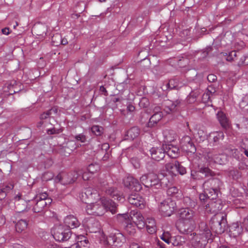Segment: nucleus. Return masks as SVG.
I'll return each instance as SVG.
<instances>
[{
	"label": "nucleus",
	"mask_w": 248,
	"mask_h": 248,
	"mask_svg": "<svg viewBox=\"0 0 248 248\" xmlns=\"http://www.w3.org/2000/svg\"><path fill=\"white\" fill-rule=\"evenodd\" d=\"M53 177L52 173L49 172H45L43 175V179L45 181H48L51 180Z\"/></svg>",
	"instance_id": "obj_61"
},
{
	"label": "nucleus",
	"mask_w": 248,
	"mask_h": 248,
	"mask_svg": "<svg viewBox=\"0 0 248 248\" xmlns=\"http://www.w3.org/2000/svg\"><path fill=\"white\" fill-rule=\"evenodd\" d=\"M164 141L171 142L175 140L177 138V135L174 130L166 129L163 132Z\"/></svg>",
	"instance_id": "obj_30"
},
{
	"label": "nucleus",
	"mask_w": 248,
	"mask_h": 248,
	"mask_svg": "<svg viewBox=\"0 0 248 248\" xmlns=\"http://www.w3.org/2000/svg\"><path fill=\"white\" fill-rule=\"evenodd\" d=\"M179 189L176 186H171L169 187L167 191V193L168 196H174L175 194L178 193Z\"/></svg>",
	"instance_id": "obj_49"
},
{
	"label": "nucleus",
	"mask_w": 248,
	"mask_h": 248,
	"mask_svg": "<svg viewBox=\"0 0 248 248\" xmlns=\"http://www.w3.org/2000/svg\"><path fill=\"white\" fill-rule=\"evenodd\" d=\"M198 95V93H191L187 97V102L190 104L194 103L196 100Z\"/></svg>",
	"instance_id": "obj_48"
},
{
	"label": "nucleus",
	"mask_w": 248,
	"mask_h": 248,
	"mask_svg": "<svg viewBox=\"0 0 248 248\" xmlns=\"http://www.w3.org/2000/svg\"><path fill=\"white\" fill-rule=\"evenodd\" d=\"M218 190V189L214 190L213 189H211V190L204 189V192L209 195L211 199H215L217 196Z\"/></svg>",
	"instance_id": "obj_47"
},
{
	"label": "nucleus",
	"mask_w": 248,
	"mask_h": 248,
	"mask_svg": "<svg viewBox=\"0 0 248 248\" xmlns=\"http://www.w3.org/2000/svg\"><path fill=\"white\" fill-rule=\"evenodd\" d=\"M175 87L176 85L174 84V80H170L168 82L164 83L161 88L163 91H167L173 89Z\"/></svg>",
	"instance_id": "obj_42"
},
{
	"label": "nucleus",
	"mask_w": 248,
	"mask_h": 248,
	"mask_svg": "<svg viewBox=\"0 0 248 248\" xmlns=\"http://www.w3.org/2000/svg\"><path fill=\"white\" fill-rule=\"evenodd\" d=\"M237 53L238 52L235 51H232L229 52L228 55H227L226 60L229 62L236 61L238 56Z\"/></svg>",
	"instance_id": "obj_44"
},
{
	"label": "nucleus",
	"mask_w": 248,
	"mask_h": 248,
	"mask_svg": "<svg viewBox=\"0 0 248 248\" xmlns=\"http://www.w3.org/2000/svg\"><path fill=\"white\" fill-rule=\"evenodd\" d=\"M47 26L43 24H35L32 28V31L36 35L44 37L46 35Z\"/></svg>",
	"instance_id": "obj_25"
},
{
	"label": "nucleus",
	"mask_w": 248,
	"mask_h": 248,
	"mask_svg": "<svg viewBox=\"0 0 248 248\" xmlns=\"http://www.w3.org/2000/svg\"><path fill=\"white\" fill-rule=\"evenodd\" d=\"M217 116L219 123L223 128L227 129L230 127V124L229 120L225 113L222 111H219L217 113Z\"/></svg>",
	"instance_id": "obj_28"
},
{
	"label": "nucleus",
	"mask_w": 248,
	"mask_h": 248,
	"mask_svg": "<svg viewBox=\"0 0 248 248\" xmlns=\"http://www.w3.org/2000/svg\"><path fill=\"white\" fill-rule=\"evenodd\" d=\"M130 217L135 225L139 229H142L145 225L144 218L140 212L133 211L131 212Z\"/></svg>",
	"instance_id": "obj_17"
},
{
	"label": "nucleus",
	"mask_w": 248,
	"mask_h": 248,
	"mask_svg": "<svg viewBox=\"0 0 248 248\" xmlns=\"http://www.w3.org/2000/svg\"><path fill=\"white\" fill-rule=\"evenodd\" d=\"M32 202L35 203L32 208L33 211L35 213L42 212L47 204V202L43 200H38V199H35Z\"/></svg>",
	"instance_id": "obj_27"
},
{
	"label": "nucleus",
	"mask_w": 248,
	"mask_h": 248,
	"mask_svg": "<svg viewBox=\"0 0 248 248\" xmlns=\"http://www.w3.org/2000/svg\"><path fill=\"white\" fill-rule=\"evenodd\" d=\"M221 155H216L212 157V159L216 163L221 164L224 163V161L222 160V158L221 157Z\"/></svg>",
	"instance_id": "obj_62"
},
{
	"label": "nucleus",
	"mask_w": 248,
	"mask_h": 248,
	"mask_svg": "<svg viewBox=\"0 0 248 248\" xmlns=\"http://www.w3.org/2000/svg\"><path fill=\"white\" fill-rule=\"evenodd\" d=\"M85 196L87 199L90 200H97L99 199V195L96 190L92 187H87L82 192V196L83 197Z\"/></svg>",
	"instance_id": "obj_24"
},
{
	"label": "nucleus",
	"mask_w": 248,
	"mask_h": 248,
	"mask_svg": "<svg viewBox=\"0 0 248 248\" xmlns=\"http://www.w3.org/2000/svg\"><path fill=\"white\" fill-rule=\"evenodd\" d=\"M131 163L135 169H139L140 167V160L137 157H132L130 160Z\"/></svg>",
	"instance_id": "obj_55"
},
{
	"label": "nucleus",
	"mask_w": 248,
	"mask_h": 248,
	"mask_svg": "<svg viewBox=\"0 0 248 248\" xmlns=\"http://www.w3.org/2000/svg\"><path fill=\"white\" fill-rule=\"evenodd\" d=\"M167 179L164 177L163 179H159L158 176L155 173H149V187L153 186H161L165 182Z\"/></svg>",
	"instance_id": "obj_20"
},
{
	"label": "nucleus",
	"mask_w": 248,
	"mask_h": 248,
	"mask_svg": "<svg viewBox=\"0 0 248 248\" xmlns=\"http://www.w3.org/2000/svg\"><path fill=\"white\" fill-rule=\"evenodd\" d=\"M194 222L179 221L177 223V228L181 233L186 234L188 236L193 230V223Z\"/></svg>",
	"instance_id": "obj_13"
},
{
	"label": "nucleus",
	"mask_w": 248,
	"mask_h": 248,
	"mask_svg": "<svg viewBox=\"0 0 248 248\" xmlns=\"http://www.w3.org/2000/svg\"><path fill=\"white\" fill-rule=\"evenodd\" d=\"M47 194L45 192V193H41V194H40L39 195H37L36 197V199H38V200H43V201H47L49 203H50V199H48L47 198Z\"/></svg>",
	"instance_id": "obj_54"
},
{
	"label": "nucleus",
	"mask_w": 248,
	"mask_h": 248,
	"mask_svg": "<svg viewBox=\"0 0 248 248\" xmlns=\"http://www.w3.org/2000/svg\"><path fill=\"white\" fill-rule=\"evenodd\" d=\"M210 224L211 229L216 233H223L227 228L226 215L223 213L215 215L212 217Z\"/></svg>",
	"instance_id": "obj_3"
},
{
	"label": "nucleus",
	"mask_w": 248,
	"mask_h": 248,
	"mask_svg": "<svg viewBox=\"0 0 248 248\" xmlns=\"http://www.w3.org/2000/svg\"><path fill=\"white\" fill-rule=\"evenodd\" d=\"M62 36L60 33H56L54 34L51 39V43L53 46H59L61 45L62 42L61 39Z\"/></svg>",
	"instance_id": "obj_39"
},
{
	"label": "nucleus",
	"mask_w": 248,
	"mask_h": 248,
	"mask_svg": "<svg viewBox=\"0 0 248 248\" xmlns=\"http://www.w3.org/2000/svg\"><path fill=\"white\" fill-rule=\"evenodd\" d=\"M85 226L88 229L89 232L91 233L98 232L100 226L99 222L93 217L86 219Z\"/></svg>",
	"instance_id": "obj_16"
},
{
	"label": "nucleus",
	"mask_w": 248,
	"mask_h": 248,
	"mask_svg": "<svg viewBox=\"0 0 248 248\" xmlns=\"http://www.w3.org/2000/svg\"><path fill=\"white\" fill-rule=\"evenodd\" d=\"M152 158L155 161H159L165 157V147L162 146L159 147H152L150 150Z\"/></svg>",
	"instance_id": "obj_15"
},
{
	"label": "nucleus",
	"mask_w": 248,
	"mask_h": 248,
	"mask_svg": "<svg viewBox=\"0 0 248 248\" xmlns=\"http://www.w3.org/2000/svg\"><path fill=\"white\" fill-rule=\"evenodd\" d=\"M182 143L184 149L186 152L195 153L196 151V147L189 136H185L182 140Z\"/></svg>",
	"instance_id": "obj_18"
},
{
	"label": "nucleus",
	"mask_w": 248,
	"mask_h": 248,
	"mask_svg": "<svg viewBox=\"0 0 248 248\" xmlns=\"http://www.w3.org/2000/svg\"><path fill=\"white\" fill-rule=\"evenodd\" d=\"M163 147H165V153L171 158H175L179 156L180 151L177 146L171 144H163Z\"/></svg>",
	"instance_id": "obj_21"
},
{
	"label": "nucleus",
	"mask_w": 248,
	"mask_h": 248,
	"mask_svg": "<svg viewBox=\"0 0 248 248\" xmlns=\"http://www.w3.org/2000/svg\"><path fill=\"white\" fill-rule=\"evenodd\" d=\"M79 174L76 171L69 173H59L55 178L56 182H60L62 184L66 185L74 183L78 177Z\"/></svg>",
	"instance_id": "obj_7"
},
{
	"label": "nucleus",
	"mask_w": 248,
	"mask_h": 248,
	"mask_svg": "<svg viewBox=\"0 0 248 248\" xmlns=\"http://www.w3.org/2000/svg\"><path fill=\"white\" fill-rule=\"evenodd\" d=\"M123 183L125 187L135 191H139L142 189L141 184L138 180L133 177L129 176L125 178Z\"/></svg>",
	"instance_id": "obj_12"
},
{
	"label": "nucleus",
	"mask_w": 248,
	"mask_h": 248,
	"mask_svg": "<svg viewBox=\"0 0 248 248\" xmlns=\"http://www.w3.org/2000/svg\"><path fill=\"white\" fill-rule=\"evenodd\" d=\"M216 134V135H215L213 138V141L215 145H217L220 140H222L224 138V135L222 132H217Z\"/></svg>",
	"instance_id": "obj_43"
},
{
	"label": "nucleus",
	"mask_w": 248,
	"mask_h": 248,
	"mask_svg": "<svg viewBox=\"0 0 248 248\" xmlns=\"http://www.w3.org/2000/svg\"><path fill=\"white\" fill-rule=\"evenodd\" d=\"M166 104V106L165 108H164V110L166 113L169 114L176 110L177 108H176L175 105L172 103V101L170 100H167Z\"/></svg>",
	"instance_id": "obj_38"
},
{
	"label": "nucleus",
	"mask_w": 248,
	"mask_h": 248,
	"mask_svg": "<svg viewBox=\"0 0 248 248\" xmlns=\"http://www.w3.org/2000/svg\"><path fill=\"white\" fill-rule=\"evenodd\" d=\"M76 148L75 143L73 141H69L66 143L65 146H61L59 152L62 155L67 156Z\"/></svg>",
	"instance_id": "obj_22"
},
{
	"label": "nucleus",
	"mask_w": 248,
	"mask_h": 248,
	"mask_svg": "<svg viewBox=\"0 0 248 248\" xmlns=\"http://www.w3.org/2000/svg\"><path fill=\"white\" fill-rule=\"evenodd\" d=\"M149 173L144 174L140 178V182L146 187H149Z\"/></svg>",
	"instance_id": "obj_50"
},
{
	"label": "nucleus",
	"mask_w": 248,
	"mask_h": 248,
	"mask_svg": "<svg viewBox=\"0 0 248 248\" xmlns=\"http://www.w3.org/2000/svg\"><path fill=\"white\" fill-rule=\"evenodd\" d=\"M147 231L151 234L155 233L156 231L155 220L153 218L147 219L145 222Z\"/></svg>",
	"instance_id": "obj_33"
},
{
	"label": "nucleus",
	"mask_w": 248,
	"mask_h": 248,
	"mask_svg": "<svg viewBox=\"0 0 248 248\" xmlns=\"http://www.w3.org/2000/svg\"><path fill=\"white\" fill-rule=\"evenodd\" d=\"M207 80L210 82H213L217 80V76L214 74H209L207 76Z\"/></svg>",
	"instance_id": "obj_64"
},
{
	"label": "nucleus",
	"mask_w": 248,
	"mask_h": 248,
	"mask_svg": "<svg viewBox=\"0 0 248 248\" xmlns=\"http://www.w3.org/2000/svg\"><path fill=\"white\" fill-rule=\"evenodd\" d=\"M222 202L220 199H211L208 203L205 205V210L207 213L210 214H219L223 208Z\"/></svg>",
	"instance_id": "obj_9"
},
{
	"label": "nucleus",
	"mask_w": 248,
	"mask_h": 248,
	"mask_svg": "<svg viewBox=\"0 0 248 248\" xmlns=\"http://www.w3.org/2000/svg\"><path fill=\"white\" fill-rule=\"evenodd\" d=\"M243 228L239 222H234L232 224L230 228V232L233 237L239 236L243 232Z\"/></svg>",
	"instance_id": "obj_29"
},
{
	"label": "nucleus",
	"mask_w": 248,
	"mask_h": 248,
	"mask_svg": "<svg viewBox=\"0 0 248 248\" xmlns=\"http://www.w3.org/2000/svg\"><path fill=\"white\" fill-rule=\"evenodd\" d=\"M176 161H175L174 163H167L165 165V168L166 170L172 175H176V171L177 167Z\"/></svg>",
	"instance_id": "obj_36"
},
{
	"label": "nucleus",
	"mask_w": 248,
	"mask_h": 248,
	"mask_svg": "<svg viewBox=\"0 0 248 248\" xmlns=\"http://www.w3.org/2000/svg\"><path fill=\"white\" fill-rule=\"evenodd\" d=\"M210 229L204 222H201L197 232H193L187 236L191 246L194 248H204L208 242L212 240Z\"/></svg>",
	"instance_id": "obj_1"
},
{
	"label": "nucleus",
	"mask_w": 248,
	"mask_h": 248,
	"mask_svg": "<svg viewBox=\"0 0 248 248\" xmlns=\"http://www.w3.org/2000/svg\"><path fill=\"white\" fill-rule=\"evenodd\" d=\"M162 113H154L150 118L149 122L147 124V127H153L155 126L157 123L162 119Z\"/></svg>",
	"instance_id": "obj_31"
},
{
	"label": "nucleus",
	"mask_w": 248,
	"mask_h": 248,
	"mask_svg": "<svg viewBox=\"0 0 248 248\" xmlns=\"http://www.w3.org/2000/svg\"><path fill=\"white\" fill-rule=\"evenodd\" d=\"M29 220L27 219H21L19 220L15 225L16 230L18 232H21L24 231L28 225Z\"/></svg>",
	"instance_id": "obj_32"
},
{
	"label": "nucleus",
	"mask_w": 248,
	"mask_h": 248,
	"mask_svg": "<svg viewBox=\"0 0 248 248\" xmlns=\"http://www.w3.org/2000/svg\"><path fill=\"white\" fill-rule=\"evenodd\" d=\"M176 164H177L176 171V174L178 173L181 175H184L186 173V169L183 167L179 161H176Z\"/></svg>",
	"instance_id": "obj_46"
},
{
	"label": "nucleus",
	"mask_w": 248,
	"mask_h": 248,
	"mask_svg": "<svg viewBox=\"0 0 248 248\" xmlns=\"http://www.w3.org/2000/svg\"><path fill=\"white\" fill-rule=\"evenodd\" d=\"M210 94H209V92H206V93H204L202 96V101L204 103H208L210 100Z\"/></svg>",
	"instance_id": "obj_63"
},
{
	"label": "nucleus",
	"mask_w": 248,
	"mask_h": 248,
	"mask_svg": "<svg viewBox=\"0 0 248 248\" xmlns=\"http://www.w3.org/2000/svg\"><path fill=\"white\" fill-rule=\"evenodd\" d=\"M99 169L98 164H91L88 167V170L91 173L93 174L96 172Z\"/></svg>",
	"instance_id": "obj_51"
},
{
	"label": "nucleus",
	"mask_w": 248,
	"mask_h": 248,
	"mask_svg": "<svg viewBox=\"0 0 248 248\" xmlns=\"http://www.w3.org/2000/svg\"><path fill=\"white\" fill-rule=\"evenodd\" d=\"M222 185V183L220 180L215 177H211L205 180L202 184V187L203 189L207 190H213L219 189L220 186Z\"/></svg>",
	"instance_id": "obj_11"
},
{
	"label": "nucleus",
	"mask_w": 248,
	"mask_h": 248,
	"mask_svg": "<svg viewBox=\"0 0 248 248\" xmlns=\"http://www.w3.org/2000/svg\"><path fill=\"white\" fill-rule=\"evenodd\" d=\"M221 148L222 149H225L226 151H227L228 153L232 157L235 158H239V151L238 149L235 148L233 146L230 145H228L227 147L222 146Z\"/></svg>",
	"instance_id": "obj_34"
},
{
	"label": "nucleus",
	"mask_w": 248,
	"mask_h": 248,
	"mask_svg": "<svg viewBox=\"0 0 248 248\" xmlns=\"http://www.w3.org/2000/svg\"><path fill=\"white\" fill-rule=\"evenodd\" d=\"M239 106L242 109L248 112V94L243 97L239 103Z\"/></svg>",
	"instance_id": "obj_40"
},
{
	"label": "nucleus",
	"mask_w": 248,
	"mask_h": 248,
	"mask_svg": "<svg viewBox=\"0 0 248 248\" xmlns=\"http://www.w3.org/2000/svg\"><path fill=\"white\" fill-rule=\"evenodd\" d=\"M64 224L69 228L74 229L78 227L80 222L76 217L73 215H69L64 219Z\"/></svg>",
	"instance_id": "obj_23"
},
{
	"label": "nucleus",
	"mask_w": 248,
	"mask_h": 248,
	"mask_svg": "<svg viewBox=\"0 0 248 248\" xmlns=\"http://www.w3.org/2000/svg\"><path fill=\"white\" fill-rule=\"evenodd\" d=\"M175 208V202L170 198L160 202L158 206V209L161 215L166 217L170 216Z\"/></svg>",
	"instance_id": "obj_5"
},
{
	"label": "nucleus",
	"mask_w": 248,
	"mask_h": 248,
	"mask_svg": "<svg viewBox=\"0 0 248 248\" xmlns=\"http://www.w3.org/2000/svg\"><path fill=\"white\" fill-rule=\"evenodd\" d=\"M183 202L186 207L179 210V221L194 222L195 212L190 208H195L196 202L188 197L183 199Z\"/></svg>",
	"instance_id": "obj_2"
},
{
	"label": "nucleus",
	"mask_w": 248,
	"mask_h": 248,
	"mask_svg": "<svg viewBox=\"0 0 248 248\" xmlns=\"http://www.w3.org/2000/svg\"><path fill=\"white\" fill-rule=\"evenodd\" d=\"M72 232L69 229H65L62 226H59L54 230L53 237L59 242L68 240L71 237Z\"/></svg>",
	"instance_id": "obj_6"
},
{
	"label": "nucleus",
	"mask_w": 248,
	"mask_h": 248,
	"mask_svg": "<svg viewBox=\"0 0 248 248\" xmlns=\"http://www.w3.org/2000/svg\"><path fill=\"white\" fill-rule=\"evenodd\" d=\"M230 176H232L233 179H236L239 175V171L237 170H231L229 171Z\"/></svg>",
	"instance_id": "obj_60"
},
{
	"label": "nucleus",
	"mask_w": 248,
	"mask_h": 248,
	"mask_svg": "<svg viewBox=\"0 0 248 248\" xmlns=\"http://www.w3.org/2000/svg\"><path fill=\"white\" fill-rule=\"evenodd\" d=\"M128 201L131 205L140 209L144 208L145 206V201L144 199L137 193H133L129 195L128 197Z\"/></svg>",
	"instance_id": "obj_14"
},
{
	"label": "nucleus",
	"mask_w": 248,
	"mask_h": 248,
	"mask_svg": "<svg viewBox=\"0 0 248 248\" xmlns=\"http://www.w3.org/2000/svg\"><path fill=\"white\" fill-rule=\"evenodd\" d=\"M74 138L77 141H80L82 143H84L87 140L86 136L83 133L76 135Z\"/></svg>",
	"instance_id": "obj_53"
},
{
	"label": "nucleus",
	"mask_w": 248,
	"mask_h": 248,
	"mask_svg": "<svg viewBox=\"0 0 248 248\" xmlns=\"http://www.w3.org/2000/svg\"><path fill=\"white\" fill-rule=\"evenodd\" d=\"M149 105V101L148 99L146 97H142L140 100L139 102V106L141 108H146Z\"/></svg>",
	"instance_id": "obj_52"
},
{
	"label": "nucleus",
	"mask_w": 248,
	"mask_h": 248,
	"mask_svg": "<svg viewBox=\"0 0 248 248\" xmlns=\"http://www.w3.org/2000/svg\"><path fill=\"white\" fill-rule=\"evenodd\" d=\"M14 188V185L12 184L6 185L1 188L0 189L4 192L7 194L10 191Z\"/></svg>",
	"instance_id": "obj_57"
},
{
	"label": "nucleus",
	"mask_w": 248,
	"mask_h": 248,
	"mask_svg": "<svg viewBox=\"0 0 248 248\" xmlns=\"http://www.w3.org/2000/svg\"><path fill=\"white\" fill-rule=\"evenodd\" d=\"M95 203H91L86 206V212L88 214L94 216H101L104 213V207L102 205V199Z\"/></svg>",
	"instance_id": "obj_8"
},
{
	"label": "nucleus",
	"mask_w": 248,
	"mask_h": 248,
	"mask_svg": "<svg viewBox=\"0 0 248 248\" xmlns=\"http://www.w3.org/2000/svg\"><path fill=\"white\" fill-rule=\"evenodd\" d=\"M101 199L102 205L104 207V211H109L113 214L117 213V205L112 200L106 198Z\"/></svg>",
	"instance_id": "obj_19"
},
{
	"label": "nucleus",
	"mask_w": 248,
	"mask_h": 248,
	"mask_svg": "<svg viewBox=\"0 0 248 248\" xmlns=\"http://www.w3.org/2000/svg\"><path fill=\"white\" fill-rule=\"evenodd\" d=\"M140 129L136 126L131 128L127 132V136L130 139L134 140L140 135Z\"/></svg>",
	"instance_id": "obj_35"
},
{
	"label": "nucleus",
	"mask_w": 248,
	"mask_h": 248,
	"mask_svg": "<svg viewBox=\"0 0 248 248\" xmlns=\"http://www.w3.org/2000/svg\"><path fill=\"white\" fill-rule=\"evenodd\" d=\"M61 129H56L55 128H50L47 130V133L48 135H53L55 134H59L62 132Z\"/></svg>",
	"instance_id": "obj_59"
},
{
	"label": "nucleus",
	"mask_w": 248,
	"mask_h": 248,
	"mask_svg": "<svg viewBox=\"0 0 248 248\" xmlns=\"http://www.w3.org/2000/svg\"><path fill=\"white\" fill-rule=\"evenodd\" d=\"M242 226L243 229L248 232V215L244 218L242 222Z\"/></svg>",
	"instance_id": "obj_58"
},
{
	"label": "nucleus",
	"mask_w": 248,
	"mask_h": 248,
	"mask_svg": "<svg viewBox=\"0 0 248 248\" xmlns=\"http://www.w3.org/2000/svg\"><path fill=\"white\" fill-rule=\"evenodd\" d=\"M102 191L107 195L110 196L114 199L121 200L118 190L114 187L104 186L102 188Z\"/></svg>",
	"instance_id": "obj_26"
},
{
	"label": "nucleus",
	"mask_w": 248,
	"mask_h": 248,
	"mask_svg": "<svg viewBox=\"0 0 248 248\" xmlns=\"http://www.w3.org/2000/svg\"><path fill=\"white\" fill-rule=\"evenodd\" d=\"M107 242L110 245L115 247H121L125 242L124 235L118 231L110 233L107 237Z\"/></svg>",
	"instance_id": "obj_10"
},
{
	"label": "nucleus",
	"mask_w": 248,
	"mask_h": 248,
	"mask_svg": "<svg viewBox=\"0 0 248 248\" xmlns=\"http://www.w3.org/2000/svg\"><path fill=\"white\" fill-rule=\"evenodd\" d=\"M199 199L201 202H207L208 203V201L210 200V196L207 195L205 192L204 193L201 194L199 196Z\"/></svg>",
	"instance_id": "obj_56"
},
{
	"label": "nucleus",
	"mask_w": 248,
	"mask_h": 248,
	"mask_svg": "<svg viewBox=\"0 0 248 248\" xmlns=\"http://www.w3.org/2000/svg\"><path fill=\"white\" fill-rule=\"evenodd\" d=\"M191 175L194 179L203 180L215 177L216 173L208 167L198 166L197 170L191 171Z\"/></svg>",
	"instance_id": "obj_4"
},
{
	"label": "nucleus",
	"mask_w": 248,
	"mask_h": 248,
	"mask_svg": "<svg viewBox=\"0 0 248 248\" xmlns=\"http://www.w3.org/2000/svg\"><path fill=\"white\" fill-rule=\"evenodd\" d=\"M146 169L148 173H155L158 169L156 164L152 161H149L146 163Z\"/></svg>",
	"instance_id": "obj_37"
},
{
	"label": "nucleus",
	"mask_w": 248,
	"mask_h": 248,
	"mask_svg": "<svg viewBox=\"0 0 248 248\" xmlns=\"http://www.w3.org/2000/svg\"><path fill=\"white\" fill-rule=\"evenodd\" d=\"M135 225L133 223H128L124 227L126 232L129 234L132 235L136 233Z\"/></svg>",
	"instance_id": "obj_41"
},
{
	"label": "nucleus",
	"mask_w": 248,
	"mask_h": 248,
	"mask_svg": "<svg viewBox=\"0 0 248 248\" xmlns=\"http://www.w3.org/2000/svg\"><path fill=\"white\" fill-rule=\"evenodd\" d=\"M92 131L96 136H100L103 133V128L98 125H93L91 128Z\"/></svg>",
	"instance_id": "obj_45"
}]
</instances>
